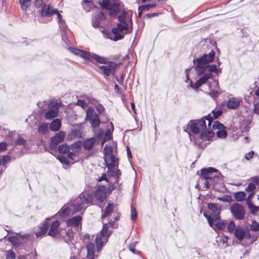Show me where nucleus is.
<instances>
[{"instance_id":"f257e3e1","label":"nucleus","mask_w":259,"mask_h":259,"mask_svg":"<svg viewBox=\"0 0 259 259\" xmlns=\"http://www.w3.org/2000/svg\"><path fill=\"white\" fill-rule=\"evenodd\" d=\"M103 9L108 11V14L112 17H115L119 13L121 14L118 16L119 23L116 27L112 30L114 37L111 36L109 38L116 41L121 39L125 34L132 32L133 30V22L132 19L133 12L131 11H126L123 8V4L119 0H102L99 2Z\"/></svg>"},{"instance_id":"f03ea898","label":"nucleus","mask_w":259,"mask_h":259,"mask_svg":"<svg viewBox=\"0 0 259 259\" xmlns=\"http://www.w3.org/2000/svg\"><path fill=\"white\" fill-rule=\"evenodd\" d=\"M212 117L211 114L199 120H193L189 121L187 128L194 134H190L191 140H193L196 144L200 146L202 141H209L214 136V133L211 127Z\"/></svg>"},{"instance_id":"7ed1b4c3","label":"nucleus","mask_w":259,"mask_h":259,"mask_svg":"<svg viewBox=\"0 0 259 259\" xmlns=\"http://www.w3.org/2000/svg\"><path fill=\"white\" fill-rule=\"evenodd\" d=\"M93 204V195L85 192H82L75 199L65 204L56 214L60 218L83 211L89 205Z\"/></svg>"},{"instance_id":"20e7f679","label":"nucleus","mask_w":259,"mask_h":259,"mask_svg":"<svg viewBox=\"0 0 259 259\" xmlns=\"http://www.w3.org/2000/svg\"><path fill=\"white\" fill-rule=\"evenodd\" d=\"M214 56L215 52L211 51L209 53L204 54L203 56L193 60L194 63H196L195 69L198 75L201 76L206 70H208L209 72L208 73H210L211 75V72L218 71L217 65L214 64L209 65V63L214 60Z\"/></svg>"},{"instance_id":"39448f33","label":"nucleus","mask_w":259,"mask_h":259,"mask_svg":"<svg viewBox=\"0 0 259 259\" xmlns=\"http://www.w3.org/2000/svg\"><path fill=\"white\" fill-rule=\"evenodd\" d=\"M116 220H117V218L115 217L114 221L110 220L108 223L104 224L102 230L100 233L97 235L95 241L98 251L101 249L104 244L107 241L108 238L110 235V231L109 230V228L113 227L114 222Z\"/></svg>"},{"instance_id":"423d86ee","label":"nucleus","mask_w":259,"mask_h":259,"mask_svg":"<svg viewBox=\"0 0 259 259\" xmlns=\"http://www.w3.org/2000/svg\"><path fill=\"white\" fill-rule=\"evenodd\" d=\"M217 171V169L213 167L204 168L201 170V178L205 180L204 185L207 188L213 185L215 183V179H218L219 177L214 174Z\"/></svg>"},{"instance_id":"0eeeda50","label":"nucleus","mask_w":259,"mask_h":259,"mask_svg":"<svg viewBox=\"0 0 259 259\" xmlns=\"http://www.w3.org/2000/svg\"><path fill=\"white\" fill-rule=\"evenodd\" d=\"M104 161L108 169L110 170L117 164V159L113 154V148L111 146L106 144L104 148Z\"/></svg>"},{"instance_id":"6e6552de","label":"nucleus","mask_w":259,"mask_h":259,"mask_svg":"<svg viewBox=\"0 0 259 259\" xmlns=\"http://www.w3.org/2000/svg\"><path fill=\"white\" fill-rule=\"evenodd\" d=\"M85 120L90 121L94 130L99 127L101 124L99 115L92 107H89L87 109Z\"/></svg>"},{"instance_id":"1a4fd4ad","label":"nucleus","mask_w":259,"mask_h":259,"mask_svg":"<svg viewBox=\"0 0 259 259\" xmlns=\"http://www.w3.org/2000/svg\"><path fill=\"white\" fill-rule=\"evenodd\" d=\"M229 209L236 219L239 220L244 219L245 215V210L241 204L238 203L232 204Z\"/></svg>"},{"instance_id":"9d476101","label":"nucleus","mask_w":259,"mask_h":259,"mask_svg":"<svg viewBox=\"0 0 259 259\" xmlns=\"http://www.w3.org/2000/svg\"><path fill=\"white\" fill-rule=\"evenodd\" d=\"M59 105L57 102H52L49 106L48 110L46 112L45 117L47 119H52L58 115Z\"/></svg>"},{"instance_id":"9b49d317","label":"nucleus","mask_w":259,"mask_h":259,"mask_svg":"<svg viewBox=\"0 0 259 259\" xmlns=\"http://www.w3.org/2000/svg\"><path fill=\"white\" fill-rule=\"evenodd\" d=\"M107 64H108V65L99 66V69L106 78L110 74H112L113 76H115V69L117 66L116 64L113 62H109Z\"/></svg>"},{"instance_id":"f8f14e48","label":"nucleus","mask_w":259,"mask_h":259,"mask_svg":"<svg viewBox=\"0 0 259 259\" xmlns=\"http://www.w3.org/2000/svg\"><path fill=\"white\" fill-rule=\"evenodd\" d=\"M211 78V75L210 73H205L202 77L200 78L194 84L191 80L189 81V84L188 85V88L189 87L193 89H197L202 84L205 83L209 78Z\"/></svg>"},{"instance_id":"ddd939ff","label":"nucleus","mask_w":259,"mask_h":259,"mask_svg":"<svg viewBox=\"0 0 259 259\" xmlns=\"http://www.w3.org/2000/svg\"><path fill=\"white\" fill-rule=\"evenodd\" d=\"M212 129H218L219 131L217 132V136L218 137L222 139H225L227 137V133L224 129V126L223 124L221 123L218 121H215L213 122L212 127H211Z\"/></svg>"},{"instance_id":"4468645a","label":"nucleus","mask_w":259,"mask_h":259,"mask_svg":"<svg viewBox=\"0 0 259 259\" xmlns=\"http://www.w3.org/2000/svg\"><path fill=\"white\" fill-rule=\"evenodd\" d=\"M10 137L12 138V142L15 146H24L26 143V140L20 135H17L15 132H9Z\"/></svg>"},{"instance_id":"2eb2a0df","label":"nucleus","mask_w":259,"mask_h":259,"mask_svg":"<svg viewBox=\"0 0 259 259\" xmlns=\"http://www.w3.org/2000/svg\"><path fill=\"white\" fill-rule=\"evenodd\" d=\"M65 137L64 133L60 132L58 133L55 134V135L51 139V146L52 149L56 148L57 146L60 143H61Z\"/></svg>"},{"instance_id":"dca6fc26","label":"nucleus","mask_w":259,"mask_h":259,"mask_svg":"<svg viewBox=\"0 0 259 259\" xmlns=\"http://www.w3.org/2000/svg\"><path fill=\"white\" fill-rule=\"evenodd\" d=\"M59 26L61 32L62 40L66 44L69 42V40L67 37V25L64 20L59 22Z\"/></svg>"},{"instance_id":"f3484780","label":"nucleus","mask_w":259,"mask_h":259,"mask_svg":"<svg viewBox=\"0 0 259 259\" xmlns=\"http://www.w3.org/2000/svg\"><path fill=\"white\" fill-rule=\"evenodd\" d=\"M57 12V9H52L49 5H44L41 8L40 14L42 17H51L54 15V12Z\"/></svg>"},{"instance_id":"a211bd4d","label":"nucleus","mask_w":259,"mask_h":259,"mask_svg":"<svg viewBox=\"0 0 259 259\" xmlns=\"http://www.w3.org/2000/svg\"><path fill=\"white\" fill-rule=\"evenodd\" d=\"M105 19L104 14L102 12H99L96 15L93 17L92 25L95 28H97L100 26L101 23Z\"/></svg>"},{"instance_id":"6ab92c4d","label":"nucleus","mask_w":259,"mask_h":259,"mask_svg":"<svg viewBox=\"0 0 259 259\" xmlns=\"http://www.w3.org/2000/svg\"><path fill=\"white\" fill-rule=\"evenodd\" d=\"M69 50L72 53L74 54L75 55L80 56L82 58L84 59H89L90 56H91V53L79 50L74 48H70Z\"/></svg>"},{"instance_id":"aec40b11","label":"nucleus","mask_w":259,"mask_h":259,"mask_svg":"<svg viewBox=\"0 0 259 259\" xmlns=\"http://www.w3.org/2000/svg\"><path fill=\"white\" fill-rule=\"evenodd\" d=\"M208 208L212 211L214 219L218 220L219 218V214L221 210V206L215 203H209L208 204Z\"/></svg>"},{"instance_id":"412c9836","label":"nucleus","mask_w":259,"mask_h":259,"mask_svg":"<svg viewBox=\"0 0 259 259\" xmlns=\"http://www.w3.org/2000/svg\"><path fill=\"white\" fill-rule=\"evenodd\" d=\"M49 226L50 225L46 222L43 223L41 225H40V226H39L38 230L34 233L35 236L38 238L46 234L49 228Z\"/></svg>"},{"instance_id":"4be33fe9","label":"nucleus","mask_w":259,"mask_h":259,"mask_svg":"<svg viewBox=\"0 0 259 259\" xmlns=\"http://www.w3.org/2000/svg\"><path fill=\"white\" fill-rule=\"evenodd\" d=\"M60 225V222L58 221H54L50 227L48 235L53 237H56L59 233L58 227Z\"/></svg>"},{"instance_id":"5701e85b","label":"nucleus","mask_w":259,"mask_h":259,"mask_svg":"<svg viewBox=\"0 0 259 259\" xmlns=\"http://www.w3.org/2000/svg\"><path fill=\"white\" fill-rule=\"evenodd\" d=\"M240 104V100L237 98H230L227 103V106L229 109H237Z\"/></svg>"},{"instance_id":"b1692460","label":"nucleus","mask_w":259,"mask_h":259,"mask_svg":"<svg viewBox=\"0 0 259 259\" xmlns=\"http://www.w3.org/2000/svg\"><path fill=\"white\" fill-rule=\"evenodd\" d=\"M95 197L99 203L103 202L106 198V194L104 189L98 188L95 193Z\"/></svg>"},{"instance_id":"393cba45","label":"nucleus","mask_w":259,"mask_h":259,"mask_svg":"<svg viewBox=\"0 0 259 259\" xmlns=\"http://www.w3.org/2000/svg\"><path fill=\"white\" fill-rule=\"evenodd\" d=\"M87 248L88 250L87 257L89 259H95V252L96 250L95 246L93 242H89L87 245Z\"/></svg>"},{"instance_id":"a878e982","label":"nucleus","mask_w":259,"mask_h":259,"mask_svg":"<svg viewBox=\"0 0 259 259\" xmlns=\"http://www.w3.org/2000/svg\"><path fill=\"white\" fill-rule=\"evenodd\" d=\"M82 220V217L80 215H76L67 221V225L68 226L77 227L79 225Z\"/></svg>"},{"instance_id":"bb28decb","label":"nucleus","mask_w":259,"mask_h":259,"mask_svg":"<svg viewBox=\"0 0 259 259\" xmlns=\"http://www.w3.org/2000/svg\"><path fill=\"white\" fill-rule=\"evenodd\" d=\"M236 238L240 241H242L246 235L244 229L241 227H237L234 232Z\"/></svg>"},{"instance_id":"cd10ccee","label":"nucleus","mask_w":259,"mask_h":259,"mask_svg":"<svg viewBox=\"0 0 259 259\" xmlns=\"http://www.w3.org/2000/svg\"><path fill=\"white\" fill-rule=\"evenodd\" d=\"M90 59H94L97 62L100 63V64H106L108 63L107 61V58L100 56L98 55H97L96 54H91V56H90Z\"/></svg>"},{"instance_id":"c85d7f7f","label":"nucleus","mask_w":259,"mask_h":259,"mask_svg":"<svg viewBox=\"0 0 259 259\" xmlns=\"http://www.w3.org/2000/svg\"><path fill=\"white\" fill-rule=\"evenodd\" d=\"M61 126V121L59 119H56L52 121L50 125V130L56 132L60 130Z\"/></svg>"},{"instance_id":"c756f323","label":"nucleus","mask_w":259,"mask_h":259,"mask_svg":"<svg viewBox=\"0 0 259 259\" xmlns=\"http://www.w3.org/2000/svg\"><path fill=\"white\" fill-rule=\"evenodd\" d=\"M96 140L95 138H92L85 140L83 144V147L85 150H90L95 145Z\"/></svg>"},{"instance_id":"7c9ffc66","label":"nucleus","mask_w":259,"mask_h":259,"mask_svg":"<svg viewBox=\"0 0 259 259\" xmlns=\"http://www.w3.org/2000/svg\"><path fill=\"white\" fill-rule=\"evenodd\" d=\"M113 209V205L111 203H108L101 217V219H105L108 217L112 213Z\"/></svg>"},{"instance_id":"2f4dec72","label":"nucleus","mask_w":259,"mask_h":259,"mask_svg":"<svg viewBox=\"0 0 259 259\" xmlns=\"http://www.w3.org/2000/svg\"><path fill=\"white\" fill-rule=\"evenodd\" d=\"M234 198L236 201L242 202L245 199L246 194L243 191L236 192L234 194Z\"/></svg>"},{"instance_id":"473e14b6","label":"nucleus","mask_w":259,"mask_h":259,"mask_svg":"<svg viewBox=\"0 0 259 259\" xmlns=\"http://www.w3.org/2000/svg\"><path fill=\"white\" fill-rule=\"evenodd\" d=\"M81 5L84 10L86 12H89L93 6V3L91 1L83 0Z\"/></svg>"},{"instance_id":"72a5a7b5","label":"nucleus","mask_w":259,"mask_h":259,"mask_svg":"<svg viewBox=\"0 0 259 259\" xmlns=\"http://www.w3.org/2000/svg\"><path fill=\"white\" fill-rule=\"evenodd\" d=\"M19 3L21 5V8L22 11H26L27 9L30 7L31 1L30 0H19Z\"/></svg>"},{"instance_id":"f704fd0d","label":"nucleus","mask_w":259,"mask_h":259,"mask_svg":"<svg viewBox=\"0 0 259 259\" xmlns=\"http://www.w3.org/2000/svg\"><path fill=\"white\" fill-rule=\"evenodd\" d=\"M111 128L107 129L105 132V135L104 136V140L108 141L111 139L112 138V133L114 130V126L112 122L110 123Z\"/></svg>"},{"instance_id":"c9c22d12","label":"nucleus","mask_w":259,"mask_h":259,"mask_svg":"<svg viewBox=\"0 0 259 259\" xmlns=\"http://www.w3.org/2000/svg\"><path fill=\"white\" fill-rule=\"evenodd\" d=\"M48 124L44 122L38 126V131L39 133L44 134L48 131Z\"/></svg>"},{"instance_id":"e433bc0d","label":"nucleus","mask_w":259,"mask_h":259,"mask_svg":"<svg viewBox=\"0 0 259 259\" xmlns=\"http://www.w3.org/2000/svg\"><path fill=\"white\" fill-rule=\"evenodd\" d=\"M113 168H111V169L109 170L108 171L110 174V175H112V176L116 177V181L117 183H118L119 177L121 175V171L119 169H116L115 170H113L112 169Z\"/></svg>"},{"instance_id":"4c0bfd02","label":"nucleus","mask_w":259,"mask_h":259,"mask_svg":"<svg viewBox=\"0 0 259 259\" xmlns=\"http://www.w3.org/2000/svg\"><path fill=\"white\" fill-rule=\"evenodd\" d=\"M58 151L60 153H66L69 151V147L66 144L61 145L59 146Z\"/></svg>"},{"instance_id":"58836bf2","label":"nucleus","mask_w":259,"mask_h":259,"mask_svg":"<svg viewBox=\"0 0 259 259\" xmlns=\"http://www.w3.org/2000/svg\"><path fill=\"white\" fill-rule=\"evenodd\" d=\"M248 208L250 210V212L252 214H255L259 211V207L254 205L253 204L249 206Z\"/></svg>"},{"instance_id":"ea45409f","label":"nucleus","mask_w":259,"mask_h":259,"mask_svg":"<svg viewBox=\"0 0 259 259\" xmlns=\"http://www.w3.org/2000/svg\"><path fill=\"white\" fill-rule=\"evenodd\" d=\"M137 218V213L136 208L133 206H131V219L132 221H135Z\"/></svg>"},{"instance_id":"a19ab883","label":"nucleus","mask_w":259,"mask_h":259,"mask_svg":"<svg viewBox=\"0 0 259 259\" xmlns=\"http://www.w3.org/2000/svg\"><path fill=\"white\" fill-rule=\"evenodd\" d=\"M6 257L7 259H15L16 255L13 251L9 250L7 251Z\"/></svg>"},{"instance_id":"79ce46f5","label":"nucleus","mask_w":259,"mask_h":259,"mask_svg":"<svg viewBox=\"0 0 259 259\" xmlns=\"http://www.w3.org/2000/svg\"><path fill=\"white\" fill-rule=\"evenodd\" d=\"M250 229L254 232L259 231V223L255 221L252 222L250 225Z\"/></svg>"},{"instance_id":"37998d69","label":"nucleus","mask_w":259,"mask_h":259,"mask_svg":"<svg viewBox=\"0 0 259 259\" xmlns=\"http://www.w3.org/2000/svg\"><path fill=\"white\" fill-rule=\"evenodd\" d=\"M256 186L254 184L249 183L248 186L246 188L245 191L248 193L249 192H253L254 190L255 189Z\"/></svg>"},{"instance_id":"c03bdc74","label":"nucleus","mask_w":259,"mask_h":259,"mask_svg":"<svg viewBox=\"0 0 259 259\" xmlns=\"http://www.w3.org/2000/svg\"><path fill=\"white\" fill-rule=\"evenodd\" d=\"M58 159L63 164H68V158L62 155H59L58 156Z\"/></svg>"},{"instance_id":"a18cd8bd","label":"nucleus","mask_w":259,"mask_h":259,"mask_svg":"<svg viewBox=\"0 0 259 259\" xmlns=\"http://www.w3.org/2000/svg\"><path fill=\"white\" fill-rule=\"evenodd\" d=\"M236 229L235 224L233 221L230 222L228 225V230L229 232L232 233L233 232H235Z\"/></svg>"},{"instance_id":"49530a36","label":"nucleus","mask_w":259,"mask_h":259,"mask_svg":"<svg viewBox=\"0 0 259 259\" xmlns=\"http://www.w3.org/2000/svg\"><path fill=\"white\" fill-rule=\"evenodd\" d=\"M8 241L11 243L13 245H17L18 244V239L15 236L9 237Z\"/></svg>"},{"instance_id":"de8ad7c7","label":"nucleus","mask_w":259,"mask_h":259,"mask_svg":"<svg viewBox=\"0 0 259 259\" xmlns=\"http://www.w3.org/2000/svg\"><path fill=\"white\" fill-rule=\"evenodd\" d=\"M11 159V157L9 155L3 156L2 158L3 165L5 166L6 164L8 163Z\"/></svg>"},{"instance_id":"09e8293b","label":"nucleus","mask_w":259,"mask_h":259,"mask_svg":"<svg viewBox=\"0 0 259 259\" xmlns=\"http://www.w3.org/2000/svg\"><path fill=\"white\" fill-rule=\"evenodd\" d=\"M212 115L211 114V115L212 117V119L213 118L216 119L222 114V111L220 110H217L216 111H213L212 112Z\"/></svg>"},{"instance_id":"8fccbe9b","label":"nucleus","mask_w":259,"mask_h":259,"mask_svg":"<svg viewBox=\"0 0 259 259\" xmlns=\"http://www.w3.org/2000/svg\"><path fill=\"white\" fill-rule=\"evenodd\" d=\"M154 7L153 5H146L141 6L139 7V11H143L144 10H148L149 8H153Z\"/></svg>"},{"instance_id":"3c124183","label":"nucleus","mask_w":259,"mask_h":259,"mask_svg":"<svg viewBox=\"0 0 259 259\" xmlns=\"http://www.w3.org/2000/svg\"><path fill=\"white\" fill-rule=\"evenodd\" d=\"M34 5L36 8H42L45 4H44L43 0H35Z\"/></svg>"},{"instance_id":"603ef678","label":"nucleus","mask_w":259,"mask_h":259,"mask_svg":"<svg viewBox=\"0 0 259 259\" xmlns=\"http://www.w3.org/2000/svg\"><path fill=\"white\" fill-rule=\"evenodd\" d=\"M76 105L81 107L83 108H85L87 106V103L81 100H78L76 103Z\"/></svg>"},{"instance_id":"864d4df0","label":"nucleus","mask_w":259,"mask_h":259,"mask_svg":"<svg viewBox=\"0 0 259 259\" xmlns=\"http://www.w3.org/2000/svg\"><path fill=\"white\" fill-rule=\"evenodd\" d=\"M216 227L219 230H222L225 227V224L222 222H219L216 223Z\"/></svg>"},{"instance_id":"5fc2aeb1","label":"nucleus","mask_w":259,"mask_h":259,"mask_svg":"<svg viewBox=\"0 0 259 259\" xmlns=\"http://www.w3.org/2000/svg\"><path fill=\"white\" fill-rule=\"evenodd\" d=\"M67 239L66 241L67 243H68L69 242H72V240L73 238V234L72 232L68 231L66 233Z\"/></svg>"},{"instance_id":"6e6d98bb","label":"nucleus","mask_w":259,"mask_h":259,"mask_svg":"<svg viewBox=\"0 0 259 259\" xmlns=\"http://www.w3.org/2000/svg\"><path fill=\"white\" fill-rule=\"evenodd\" d=\"M7 144L6 142L0 143V152L5 151L7 149Z\"/></svg>"},{"instance_id":"4d7b16f0","label":"nucleus","mask_w":259,"mask_h":259,"mask_svg":"<svg viewBox=\"0 0 259 259\" xmlns=\"http://www.w3.org/2000/svg\"><path fill=\"white\" fill-rule=\"evenodd\" d=\"M114 77H115L116 79V80L117 81V82L120 84V85H123V82H124V75H123V74L122 73L121 76H120V78H118L117 77H116L115 76H113Z\"/></svg>"},{"instance_id":"13d9d810","label":"nucleus","mask_w":259,"mask_h":259,"mask_svg":"<svg viewBox=\"0 0 259 259\" xmlns=\"http://www.w3.org/2000/svg\"><path fill=\"white\" fill-rule=\"evenodd\" d=\"M219 94V92L217 91H211L209 93V95L213 98H217Z\"/></svg>"},{"instance_id":"bf43d9fd","label":"nucleus","mask_w":259,"mask_h":259,"mask_svg":"<svg viewBox=\"0 0 259 259\" xmlns=\"http://www.w3.org/2000/svg\"><path fill=\"white\" fill-rule=\"evenodd\" d=\"M253 154V151H250L245 154V157L247 160H249L250 158L252 157Z\"/></svg>"},{"instance_id":"052dcab7","label":"nucleus","mask_w":259,"mask_h":259,"mask_svg":"<svg viewBox=\"0 0 259 259\" xmlns=\"http://www.w3.org/2000/svg\"><path fill=\"white\" fill-rule=\"evenodd\" d=\"M251 181L252 183H254L257 185L259 184V178L257 177H253L250 178Z\"/></svg>"},{"instance_id":"680f3d73","label":"nucleus","mask_w":259,"mask_h":259,"mask_svg":"<svg viewBox=\"0 0 259 259\" xmlns=\"http://www.w3.org/2000/svg\"><path fill=\"white\" fill-rule=\"evenodd\" d=\"M253 111L255 113L259 115V104H254Z\"/></svg>"},{"instance_id":"e2e57ef3","label":"nucleus","mask_w":259,"mask_h":259,"mask_svg":"<svg viewBox=\"0 0 259 259\" xmlns=\"http://www.w3.org/2000/svg\"><path fill=\"white\" fill-rule=\"evenodd\" d=\"M54 14H56L57 15L58 22L64 20L62 19V16L57 10L56 12H54Z\"/></svg>"},{"instance_id":"0e129e2a","label":"nucleus","mask_w":259,"mask_h":259,"mask_svg":"<svg viewBox=\"0 0 259 259\" xmlns=\"http://www.w3.org/2000/svg\"><path fill=\"white\" fill-rule=\"evenodd\" d=\"M103 180H105V181H107V177L105 174H103V175L101 177H100L98 179V181L99 182H100Z\"/></svg>"},{"instance_id":"69168bd1","label":"nucleus","mask_w":259,"mask_h":259,"mask_svg":"<svg viewBox=\"0 0 259 259\" xmlns=\"http://www.w3.org/2000/svg\"><path fill=\"white\" fill-rule=\"evenodd\" d=\"M68 157L72 159V160H74V158L76 157V154L73 153V152H69L68 153Z\"/></svg>"},{"instance_id":"338daca9","label":"nucleus","mask_w":259,"mask_h":259,"mask_svg":"<svg viewBox=\"0 0 259 259\" xmlns=\"http://www.w3.org/2000/svg\"><path fill=\"white\" fill-rule=\"evenodd\" d=\"M96 109L99 113H102L104 110V108L102 105L97 107Z\"/></svg>"},{"instance_id":"774afa93","label":"nucleus","mask_w":259,"mask_h":259,"mask_svg":"<svg viewBox=\"0 0 259 259\" xmlns=\"http://www.w3.org/2000/svg\"><path fill=\"white\" fill-rule=\"evenodd\" d=\"M128 248L132 252H133L134 253H136L135 245L134 244H130Z\"/></svg>"}]
</instances>
